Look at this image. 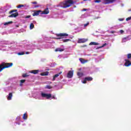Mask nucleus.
I'll list each match as a JSON object with an SVG mask.
<instances>
[{"label":"nucleus","mask_w":131,"mask_h":131,"mask_svg":"<svg viewBox=\"0 0 131 131\" xmlns=\"http://www.w3.org/2000/svg\"><path fill=\"white\" fill-rule=\"evenodd\" d=\"M74 4V2L72 0H67L64 2H62L60 3V6L61 8L63 9H66V8H69L71 7L72 5Z\"/></svg>","instance_id":"f257e3e1"},{"label":"nucleus","mask_w":131,"mask_h":131,"mask_svg":"<svg viewBox=\"0 0 131 131\" xmlns=\"http://www.w3.org/2000/svg\"><path fill=\"white\" fill-rule=\"evenodd\" d=\"M12 66H13V63L12 62H2L0 64V72H2L4 69H6V68H10V67H12Z\"/></svg>","instance_id":"f03ea898"},{"label":"nucleus","mask_w":131,"mask_h":131,"mask_svg":"<svg viewBox=\"0 0 131 131\" xmlns=\"http://www.w3.org/2000/svg\"><path fill=\"white\" fill-rule=\"evenodd\" d=\"M56 36H57L58 38H57V39H61V38H63V37L65 36H68V34L67 33H59V34H56Z\"/></svg>","instance_id":"7ed1b4c3"},{"label":"nucleus","mask_w":131,"mask_h":131,"mask_svg":"<svg viewBox=\"0 0 131 131\" xmlns=\"http://www.w3.org/2000/svg\"><path fill=\"white\" fill-rule=\"evenodd\" d=\"M41 96L42 98H46V99H49L50 98H52V94H46L43 93H41Z\"/></svg>","instance_id":"20e7f679"},{"label":"nucleus","mask_w":131,"mask_h":131,"mask_svg":"<svg viewBox=\"0 0 131 131\" xmlns=\"http://www.w3.org/2000/svg\"><path fill=\"white\" fill-rule=\"evenodd\" d=\"M124 61H125L124 63V66L126 67H129V66H131V62L128 59H125Z\"/></svg>","instance_id":"39448f33"},{"label":"nucleus","mask_w":131,"mask_h":131,"mask_svg":"<svg viewBox=\"0 0 131 131\" xmlns=\"http://www.w3.org/2000/svg\"><path fill=\"white\" fill-rule=\"evenodd\" d=\"M68 78H72L73 77V71H69L67 74Z\"/></svg>","instance_id":"423d86ee"},{"label":"nucleus","mask_w":131,"mask_h":131,"mask_svg":"<svg viewBox=\"0 0 131 131\" xmlns=\"http://www.w3.org/2000/svg\"><path fill=\"white\" fill-rule=\"evenodd\" d=\"M18 16H19V13L15 12V13H12L10 15H9L8 17L9 18H16V17H18Z\"/></svg>","instance_id":"0eeeda50"},{"label":"nucleus","mask_w":131,"mask_h":131,"mask_svg":"<svg viewBox=\"0 0 131 131\" xmlns=\"http://www.w3.org/2000/svg\"><path fill=\"white\" fill-rule=\"evenodd\" d=\"M86 41H88V39H79L78 40V43H84V42H86Z\"/></svg>","instance_id":"6e6552de"},{"label":"nucleus","mask_w":131,"mask_h":131,"mask_svg":"<svg viewBox=\"0 0 131 131\" xmlns=\"http://www.w3.org/2000/svg\"><path fill=\"white\" fill-rule=\"evenodd\" d=\"M41 14H43L44 15H48L50 13V10H49L48 8H47L43 11H41Z\"/></svg>","instance_id":"1a4fd4ad"},{"label":"nucleus","mask_w":131,"mask_h":131,"mask_svg":"<svg viewBox=\"0 0 131 131\" xmlns=\"http://www.w3.org/2000/svg\"><path fill=\"white\" fill-rule=\"evenodd\" d=\"M116 0H104L105 1V4L108 5L109 4H113L114 2H115Z\"/></svg>","instance_id":"9d476101"},{"label":"nucleus","mask_w":131,"mask_h":131,"mask_svg":"<svg viewBox=\"0 0 131 131\" xmlns=\"http://www.w3.org/2000/svg\"><path fill=\"white\" fill-rule=\"evenodd\" d=\"M39 13H41V10H35L34 11V13H33V16H38V15H39Z\"/></svg>","instance_id":"9b49d317"},{"label":"nucleus","mask_w":131,"mask_h":131,"mask_svg":"<svg viewBox=\"0 0 131 131\" xmlns=\"http://www.w3.org/2000/svg\"><path fill=\"white\" fill-rule=\"evenodd\" d=\"M30 72V73H32L33 74H37V73H38V72H39V70H34L31 71Z\"/></svg>","instance_id":"f8f14e48"},{"label":"nucleus","mask_w":131,"mask_h":131,"mask_svg":"<svg viewBox=\"0 0 131 131\" xmlns=\"http://www.w3.org/2000/svg\"><path fill=\"white\" fill-rule=\"evenodd\" d=\"M79 60L82 64H85V63H86V62H88V60H84V59H83L82 58H79Z\"/></svg>","instance_id":"ddd939ff"},{"label":"nucleus","mask_w":131,"mask_h":131,"mask_svg":"<svg viewBox=\"0 0 131 131\" xmlns=\"http://www.w3.org/2000/svg\"><path fill=\"white\" fill-rule=\"evenodd\" d=\"M129 40V38H128V37H126L124 38H123L122 40V42H126V41Z\"/></svg>","instance_id":"4468645a"},{"label":"nucleus","mask_w":131,"mask_h":131,"mask_svg":"<svg viewBox=\"0 0 131 131\" xmlns=\"http://www.w3.org/2000/svg\"><path fill=\"white\" fill-rule=\"evenodd\" d=\"M61 73H62V72L59 73V74H56L53 76V81H54V80H56V78L57 77H58L59 76V75H60V74H61Z\"/></svg>","instance_id":"2eb2a0df"},{"label":"nucleus","mask_w":131,"mask_h":131,"mask_svg":"<svg viewBox=\"0 0 131 131\" xmlns=\"http://www.w3.org/2000/svg\"><path fill=\"white\" fill-rule=\"evenodd\" d=\"M40 75L41 76H47V75H49V72H45L40 74Z\"/></svg>","instance_id":"dca6fc26"},{"label":"nucleus","mask_w":131,"mask_h":131,"mask_svg":"<svg viewBox=\"0 0 131 131\" xmlns=\"http://www.w3.org/2000/svg\"><path fill=\"white\" fill-rule=\"evenodd\" d=\"M77 74L79 78H80V77H82V76H83V73L80 72H78Z\"/></svg>","instance_id":"f3484780"},{"label":"nucleus","mask_w":131,"mask_h":131,"mask_svg":"<svg viewBox=\"0 0 131 131\" xmlns=\"http://www.w3.org/2000/svg\"><path fill=\"white\" fill-rule=\"evenodd\" d=\"M64 51V49H61L60 48H56L55 50V52H63Z\"/></svg>","instance_id":"a211bd4d"},{"label":"nucleus","mask_w":131,"mask_h":131,"mask_svg":"<svg viewBox=\"0 0 131 131\" xmlns=\"http://www.w3.org/2000/svg\"><path fill=\"white\" fill-rule=\"evenodd\" d=\"M85 79L87 81H92V80H93V78L92 77H85Z\"/></svg>","instance_id":"6ab92c4d"},{"label":"nucleus","mask_w":131,"mask_h":131,"mask_svg":"<svg viewBox=\"0 0 131 131\" xmlns=\"http://www.w3.org/2000/svg\"><path fill=\"white\" fill-rule=\"evenodd\" d=\"M12 97H13V93H9V96L7 97V99L9 100H11Z\"/></svg>","instance_id":"aec40b11"},{"label":"nucleus","mask_w":131,"mask_h":131,"mask_svg":"<svg viewBox=\"0 0 131 131\" xmlns=\"http://www.w3.org/2000/svg\"><path fill=\"white\" fill-rule=\"evenodd\" d=\"M99 43L96 42H91L90 43V46H98Z\"/></svg>","instance_id":"412c9836"},{"label":"nucleus","mask_w":131,"mask_h":131,"mask_svg":"<svg viewBox=\"0 0 131 131\" xmlns=\"http://www.w3.org/2000/svg\"><path fill=\"white\" fill-rule=\"evenodd\" d=\"M27 117H28L27 114V113H25L24 114V116H23V119L26 120V119H27Z\"/></svg>","instance_id":"4be33fe9"},{"label":"nucleus","mask_w":131,"mask_h":131,"mask_svg":"<svg viewBox=\"0 0 131 131\" xmlns=\"http://www.w3.org/2000/svg\"><path fill=\"white\" fill-rule=\"evenodd\" d=\"M13 23V21H8V22H7V23H5L4 24V25H9L10 24H12Z\"/></svg>","instance_id":"5701e85b"},{"label":"nucleus","mask_w":131,"mask_h":131,"mask_svg":"<svg viewBox=\"0 0 131 131\" xmlns=\"http://www.w3.org/2000/svg\"><path fill=\"white\" fill-rule=\"evenodd\" d=\"M13 23V21H8V22H7V23H5L4 24V25H9L10 24H12Z\"/></svg>","instance_id":"b1692460"},{"label":"nucleus","mask_w":131,"mask_h":131,"mask_svg":"<svg viewBox=\"0 0 131 131\" xmlns=\"http://www.w3.org/2000/svg\"><path fill=\"white\" fill-rule=\"evenodd\" d=\"M23 7H25V5L20 4L17 6V8H18V9H20V8H23Z\"/></svg>","instance_id":"393cba45"},{"label":"nucleus","mask_w":131,"mask_h":131,"mask_svg":"<svg viewBox=\"0 0 131 131\" xmlns=\"http://www.w3.org/2000/svg\"><path fill=\"white\" fill-rule=\"evenodd\" d=\"M30 29H33L34 28V25H33V23H31L30 25Z\"/></svg>","instance_id":"a878e982"},{"label":"nucleus","mask_w":131,"mask_h":131,"mask_svg":"<svg viewBox=\"0 0 131 131\" xmlns=\"http://www.w3.org/2000/svg\"><path fill=\"white\" fill-rule=\"evenodd\" d=\"M20 83L19 85L20 86H22V83H24V82H25V80H24V79L20 80Z\"/></svg>","instance_id":"bb28decb"},{"label":"nucleus","mask_w":131,"mask_h":131,"mask_svg":"<svg viewBox=\"0 0 131 131\" xmlns=\"http://www.w3.org/2000/svg\"><path fill=\"white\" fill-rule=\"evenodd\" d=\"M17 9L12 10L11 11H9V14H12V13H15V12H17Z\"/></svg>","instance_id":"cd10ccee"},{"label":"nucleus","mask_w":131,"mask_h":131,"mask_svg":"<svg viewBox=\"0 0 131 131\" xmlns=\"http://www.w3.org/2000/svg\"><path fill=\"white\" fill-rule=\"evenodd\" d=\"M46 89H48V90H51V89H52V86L47 85L46 86Z\"/></svg>","instance_id":"c85d7f7f"},{"label":"nucleus","mask_w":131,"mask_h":131,"mask_svg":"<svg viewBox=\"0 0 131 131\" xmlns=\"http://www.w3.org/2000/svg\"><path fill=\"white\" fill-rule=\"evenodd\" d=\"M63 42H68V41H70V39H66L63 40Z\"/></svg>","instance_id":"c756f323"},{"label":"nucleus","mask_w":131,"mask_h":131,"mask_svg":"<svg viewBox=\"0 0 131 131\" xmlns=\"http://www.w3.org/2000/svg\"><path fill=\"white\" fill-rule=\"evenodd\" d=\"M24 52H19L17 53V55H18V56H22V55H24Z\"/></svg>","instance_id":"7c9ffc66"},{"label":"nucleus","mask_w":131,"mask_h":131,"mask_svg":"<svg viewBox=\"0 0 131 131\" xmlns=\"http://www.w3.org/2000/svg\"><path fill=\"white\" fill-rule=\"evenodd\" d=\"M127 59H130V58H131V53H129L127 55Z\"/></svg>","instance_id":"2f4dec72"},{"label":"nucleus","mask_w":131,"mask_h":131,"mask_svg":"<svg viewBox=\"0 0 131 131\" xmlns=\"http://www.w3.org/2000/svg\"><path fill=\"white\" fill-rule=\"evenodd\" d=\"M105 46H107V43H105L104 44H103L101 47H99V49H101L102 48H104V47H105Z\"/></svg>","instance_id":"473e14b6"},{"label":"nucleus","mask_w":131,"mask_h":131,"mask_svg":"<svg viewBox=\"0 0 131 131\" xmlns=\"http://www.w3.org/2000/svg\"><path fill=\"white\" fill-rule=\"evenodd\" d=\"M27 76H29V75H28L27 74H23V77H27Z\"/></svg>","instance_id":"72a5a7b5"},{"label":"nucleus","mask_w":131,"mask_h":131,"mask_svg":"<svg viewBox=\"0 0 131 131\" xmlns=\"http://www.w3.org/2000/svg\"><path fill=\"white\" fill-rule=\"evenodd\" d=\"M129 20H131V16L126 18V21H129Z\"/></svg>","instance_id":"f704fd0d"},{"label":"nucleus","mask_w":131,"mask_h":131,"mask_svg":"<svg viewBox=\"0 0 131 131\" xmlns=\"http://www.w3.org/2000/svg\"><path fill=\"white\" fill-rule=\"evenodd\" d=\"M90 25V23H87L86 24H84V27H86V26H88V25Z\"/></svg>","instance_id":"c9c22d12"},{"label":"nucleus","mask_w":131,"mask_h":131,"mask_svg":"<svg viewBox=\"0 0 131 131\" xmlns=\"http://www.w3.org/2000/svg\"><path fill=\"white\" fill-rule=\"evenodd\" d=\"M101 0H95V3H101Z\"/></svg>","instance_id":"e433bc0d"},{"label":"nucleus","mask_w":131,"mask_h":131,"mask_svg":"<svg viewBox=\"0 0 131 131\" xmlns=\"http://www.w3.org/2000/svg\"><path fill=\"white\" fill-rule=\"evenodd\" d=\"M86 80H85V78H84V80L82 81V83H86Z\"/></svg>","instance_id":"4c0bfd02"},{"label":"nucleus","mask_w":131,"mask_h":131,"mask_svg":"<svg viewBox=\"0 0 131 131\" xmlns=\"http://www.w3.org/2000/svg\"><path fill=\"white\" fill-rule=\"evenodd\" d=\"M31 17V15H27V16H26L25 17V18H26V19H27V18H30Z\"/></svg>","instance_id":"58836bf2"},{"label":"nucleus","mask_w":131,"mask_h":131,"mask_svg":"<svg viewBox=\"0 0 131 131\" xmlns=\"http://www.w3.org/2000/svg\"><path fill=\"white\" fill-rule=\"evenodd\" d=\"M120 33H121V34H122V33H123V32H124V30H121L120 31Z\"/></svg>","instance_id":"ea45409f"},{"label":"nucleus","mask_w":131,"mask_h":131,"mask_svg":"<svg viewBox=\"0 0 131 131\" xmlns=\"http://www.w3.org/2000/svg\"><path fill=\"white\" fill-rule=\"evenodd\" d=\"M110 33H112V34L115 33V31H111L110 32Z\"/></svg>","instance_id":"a19ab883"},{"label":"nucleus","mask_w":131,"mask_h":131,"mask_svg":"<svg viewBox=\"0 0 131 131\" xmlns=\"http://www.w3.org/2000/svg\"><path fill=\"white\" fill-rule=\"evenodd\" d=\"M32 4H34V5H36V4H37V3L36 2H32Z\"/></svg>","instance_id":"79ce46f5"},{"label":"nucleus","mask_w":131,"mask_h":131,"mask_svg":"<svg viewBox=\"0 0 131 131\" xmlns=\"http://www.w3.org/2000/svg\"><path fill=\"white\" fill-rule=\"evenodd\" d=\"M52 99H56V97L55 96H52Z\"/></svg>","instance_id":"37998d69"},{"label":"nucleus","mask_w":131,"mask_h":131,"mask_svg":"<svg viewBox=\"0 0 131 131\" xmlns=\"http://www.w3.org/2000/svg\"><path fill=\"white\" fill-rule=\"evenodd\" d=\"M26 54L27 55H28V54H29V52H26Z\"/></svg>","instance_id":"c03bdc74"},{"label":"nucleus","mask_w":131,"mask_h":131,"mask_svg":"<svg viewBox=\"0 0 131 131\" xmlns=\"http://www.w3.org/2000/svg\"><path fill=\"white\" fill-rule=\"evenodd\" d=\"M38 7H39V6H38V5H37V6H35V8H38Z\"/></svg>","instance_id":"a18cd8bd"},{"label":"nucleus","mask_w":131,"mask_h":131,"mask_svg":"<svg viewBox=\"0 0 131 131\" xmlns=\"http://www.w3.org/2000/svg\"><path fill=\"white\" fill-rule=\"evenodd\" d=\"M119 20H120V21H123V19H120Z\"/></svg>","instance_id":"49530a36"},{"label":"nucleus","mask_w":131,"mask_h":131,"mask_svg":"<svg viewBox=\"0 0 131 131\" xmlns=\"http://www.w3.org/2000/svg\"><path fill=\"white\" fill-rule=\"evenodd\" d=\"M83 11H86V9H84Z\"/></svg>","instance_id":"de8ad7c7"},{"label":"nucleus","mask_w":131,"mask_h":131,"mask_svg":"<svg viewBox=\"0 0 131 131\" xmlns=\"http://www.w3.org/2000/svg\"><path fill=\"white\" fill-rule=\"evenodd\" d=\"M129 11H131V10H129Z\"/></svg>","instance_id":"09e8293b"}]
</instances>
